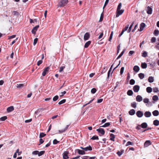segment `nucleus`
<instances>
[{
    "label": "nucleus",
    "mask_w": 159,
    "mask_h": 159,
    "mask_svg": "<svg viewBox=\"0 0 159 159\" xmlns=\"http://www.w3.org/2000/svg\"><path fill=\"white\" fill-rule=\"evenodd\" d=\"M122 6V4L121 3H119L117 7L116 11V17H118L120 15H121L124 12V10L123 9H120L121 7Z\"/></svg>",
    "instance_id": "nucleus-1"
},
{
    "label": "nucleus",
    "mask_w": 159,
    "mask_h": 159,
    "mask_svg": "<svg viewBox=\"0 0 159 159\" xmlns=\"http://www.w3.org/2000/svg\"><path fill=\"white\" fill-rule=\"evenodd\" d=\"M68 0H60L58 3V6L59 7H64L68 3Z\"/></svg>",
    "instance_id": "nucleus-2"
},
{
    "label": "nucleus",
    "mask_w": 159,
    "mask_h": 159,
    "mask_svg": "<svg viewBox=\"0 0 159 159\" xmlns=\"http://www.w3.org/2000/svg\"><path fill=\"white\" fill-rule=\"evenodd\" d=\"M50 68L49 67H47L43 69V71L42 73V75L43 76H44L47 74L49 71Z\"/></svg>",
    "instance_id": "nucleus-3"
},
{
    "label": "nucleus",
    "mask_w": 159,
    "mask_h": 159,
    "mask_svg": "<svg viewBox=\"0 0 159 159\" xmlns=\"http://www.w3.org/2000/svg\"><path fill=\"white\" fill-rule=\"evenodd\" d=\"M140 87L139 85H136L134 86L133 88L134 91L135 92H138L139 90Z\"/></svg>",
    "instance_id": "nucleus-4"
},
{
    "label": "nucleus",
    "mask_w": 159,
    "mask_h": 159,
    "mask_svg": "<svg viewBox=\"0 0 159 159\" xmlns=\"http://www.w3.org/2000/svg\"><path fill=\"white\" fill-rule=\"evenodd\" d=\"M69 154L68 152H65L63 154V157L64 159H67L69 158L68 155Z\"/></svg>",
    "instance_id": "nucleus-5"
},
{
    "label": "nucleus",
    "mask_w": 159,
    "mask_h": 159,
    "mask_svg": "<svg viewBox=\"0 0 159 159\" xmlns=\"http://www.w3.org/2000/svg\"><path fill=\"white\" fill-rule=\"evenodd\" d=\"M39 27V25H37L36 26L34 27L32 30V33L34 34H36V31L37 30Z\"/></svg>",
    "instance_id": "nucleus-6"
},
{
    "label": "nucleus",
    "mask_w": 159,
    "mask_h": 159,
    "mask_svg": "<svg viewBox=\"0 0 159 159\" xmlns=\"http://www.w3.org/2000/svg\"><path fill=\"white\" fill-rule=\"evenodd\" d=\"M96 130L99 133H100L102 135L104 134L105 131L102 129L100 128L97 129Z\"/></svg>",
    "instance_id": "nucleus-7"
},
{
    "label": "nucleus",
    "mask_w": 159,
    "mask_h": 159,
    "mask_svg": "<svg viewBox=\"0 0 159 159\" xmlns=\"http://www.w3.org/2000/svg\"><path fill=\"white\" fill-rule=\"evenodd\" d=\"M90 37V34L89 33H86L84 36V40H87Z\"/></svg>",
    "instance_id": "nucleus-8"
},
{
    "label": "nucleus",
    "mask_w": 159,
    "mask_h": 159,
    "mask_svg": "<svg viewBox=\"0 0 159 159\" xmlns=\"http://www.w3.org/2000/svg\"><path fill=\"white\" fill-rule=\"evenodd\" d=\"M136 115L139 117H142L143 115V112L139 111L137 112Z\"/></svg>",
    "instance_id": "nucleus-9"
},
{
    "label": "nucleus",
    "mask_w": 159,
    "mask_h": 159,
    "mask_svg": "<svg viewBox=\"0 0 159 159\" xmlns=\"http://www.w3.org/2000/svg\"><path fill=\"white\" fill-rule=\"evenodd\" d=\"M145 25L143 23H142L140 25L139 29H138L139 31H142L143 29L145 27Z\"/></svg>",
    "instance_id": "nucleus-10"
},
{
    "label": "nucleus",
    "mask_w": 159,
    "mask_h": 159,
    "mask_svg": "<svg viewBox=\"0 0 159 159\" xmlns=\"http://www.w3.org/2000/svg\"><path fill=\"white\" fill-rule=\"evenodd\" d=\"M136 100L137 102H140L143 100L142 97L140 95H138L136 97Z\"/></svg>",
    "instance_id": "nucleus-11"
},
{
    "label": "nucleus",
    "mask_w": 159,
    "mask_h": 159,
    "mask_svg": "<svg viewBox=\"0 0 159 159\" xmlns=\"http://www.w3.org/2000/svg\"><path fill=\"white\" fill-rule=\"evenodd\" d=\"M14 110V108L13 106H10L8 107L7 109V111L8 112H9L12 111Z\"/></svg>",
    "instance_id": "nucleus-12"
},
{
    "label": "nucleus",
    "mask_w": 159,
    "mask_h": 159,
    "mask_svg": "<svg viewBox=\"0 0 159 159\" xmlns=\"http://www.w3.org/2000/svg\"><path fill=\"white\" fill-rule=\"evenodd\" d=\"M92 150V148L90 145L84 148V150L85 151H91Z\"/></svg>",
    "instance_id": "nucleus-13"
},
{
    "label": "nucleus",
    "mask_w": 159,
    "mask_h": 159,
    "mask_svg": "<svg viewBox=\"0 0 159 159\" xmlns=\"http://www.w3.org/2000/svg\"><path fill=\"white\" fill-rule=\"evenodd\" d=\"M153 124L156 126L159 125V121L157 120H155L153 121Z\"/></svg>",
    "instance_id": "nucleus-14"
},
{
    "label": "nucleus",
    "mask_w": 159,
    "mask_h": 159,
    "mask_svg": "<svg viewBox=\"0 0 159 159\" xmlns=\"http://www.w3.org/2000/svg\"><path fill=\"white\" fill-rule=\"evenodd\" d=\"M69 126V125H67L66 126V127L64 129H62L61 130H59V133H63V132H64L65 131H66V130L67 129Z\"/></svg>",
    "instance_id": "nucleus-15"
},
{
    "label": "nucleus",
    "mask_w": 159,
    "mask_h": 159,
    "mask_svg": "<svg viewBox=\"0 0 159 159\" xmlns=\"http://www.w3.org/2000/svg\"><path fill=\"white\" fill-rule=\"evenodd\" d=\"M133 70L135 71L138 72L139 70V68L138 66H134Z\"/></svg>",
    "instance_id": "nucleus-16"
},
{
    "label": "nucleus",
    "mask_w": 159,
    "mask_h": 159,
    "mask_svg": "<svg viewBox=\"0 0 159 159\" xmlns=\"http://www.w3.org/2000/svg\"><path fill=\"white\" fill-rule=\"evenodd\" d=\"M159 112L157 110H155L152 112V114L154 116H157L159 115Z\"/></svg>",
    "instance_id": "nucleus-17"
},
{
    "label": "nucleus",
    "mask_w": 159,
    "mask_h": 159,
    "mask_svg": "<svg viewBox=\"0 0 159 159\" xmlns=\"http://www.w3.org/2000/svg\"><path fill=\"white\" fill-rule=\"evenodd\" d=\"M129 114L130 115H133L135 113V111L134 109L131 110L129 112Z\"/></svg>",
    "instance_id": "nucleus-18"
},
{
    "label": "nucleus",
    "mask_w": 159,
    "mask_h": 159,
    "mask_svg": "<svg viewBox=\"0 0 159 159\" xmlns=\"http://www.w3.org/2000/svg\"><path fill=\"white\" fill-rule=\"evenodd\" d=\"M91 42L90 41L87 42L85 44L84 46V47L85 48H88L89 47V45H90V44H91Z\"/></svg>",
    "instance_id": "nucleus-19"
},
{
    "label": "nucleus",
    "mask_w": 159,
    "mask_h": 159,
    "mask_svg": "<svg viewBox=\"0 0 159 159\" xmlns=\"http://www.w3.org/2000/svg\"><path fill=\"white\" fill-rule=\"evenodd\" d=\"M78 153L80 154L81 155H84L85 154V152H84V151H83L82 150H80V149H78Z\"/></svg>",
    "instance_id": "nucleus-20"
},
{
    "label": "nucleus",
    "mask_w": 159,
    "mask_h": 159,
    "mask_svg": "<svg viewBox=\"0 0 159 159\" xmlns=\"http://www.w3.org/2000/svg\"><path fill=\"white\" fill-rule=\"evenodd\" d=\"M147 124L146 123H143L141 125V127L143 128H145L147 126Z\"/></svg>",
    "instance_id": "nucleus-21"
},
{
    "label": "nucleus",
    "mask_w": 159,
    "mask_h": 159,
    "mask_svg": "<svg viewBox=\"0 0 159 159\" xmlns=\"http://www.w3.org/2000/svg\"><path fill=\"white\" fill-rule=\"evenodd\" d=\"M154 34L156 36H157L159 34V31L158 30H155L154 32Z\"/></svg>",
    "instance_id": "nucleus-22"
},
{
    "label": "nucleus",
    "mask_w": 159,
    "mask_h": 159,
    "mask_svg": "<svg viewBox=\"0 0 159 159\" xmlns=\"http://www.w3.org/2000/svg\"><path fill=\"white\" fill-rule=\"evenodd\" d=\"M158 99V97L157 95H154L152 97V100L154 101H157Z\"/></svg>",
    "instance_id": "nucleus-23"
},
{
    "label": "nucleus",
    "mask_w": 159,
    "mask_h": 159,
    "mask_svg": "<svg viewBox=\"0 0 159 159\" xmlns=\"http://www.w3.org/2000/svg\"><path fill=\"white\" fill-rule=\"evenodd\" d=\"M127 94L129 96H131L133 94V92L132 90H129L127 91Z\"/></svg>",
    "instance_id": "nucleus-24"
},
{
    "label": "nucleus",
    "mask_w": 159,
    "mask_h": 159,
    "mask_svg": "<svg viewBox=\"0 0 159 159\" xmlns=\"http://www.w3.org/2000/svg\"><path fill=\"white\" fill-rule=\"evenodd\" d=\"M147 67V64L145 63H143L141 64V67L143 68H146Z\"/></svg>",
    "instance_id": "nucleus-25"
},
{
    "label": "nucleus",
    "mask_w": 159,
    "mask_h": 159,
    "mask_svg": "<svg viewBox=\"0 0 159 159\" xmlns=\"http://www.w3.org/2000/svg\"><path fill=\"white\" fill-rule=\"evenodd\" d=\"M24 86V84H17V87L18 88H21Z\"/></svg>",
    "instance_id": "nucleus-26"
},
{
    "label": "nucleus",
    "mask_w": 159,
    "mask_h": 159,
    "mask_svg": "<svg viewBox=\"0 0 159 159\" xmlns=\"http://www.w3.org/2000/svg\"><path fill=\"white\" fill-rule=\"evenodd\" d=\"M111 137L110 140L113 141H114V138H115V135L112 134H111L110 135Z\"/></svg>",
    "instance_id": "nucleus-27"
},
{
    "label": "nucleus",
    "mask_w": 159,
    "mask_h": 159,
    "mask_svg": "<svg viewBox=\"0 0 159 159\" xmlns=\"http://www.w3.org/2000/svg\"><path fill=\"white\" fill-rule=\"evenodd\" d=\"M45 153V151H41L40 152L39 151V153L38 154V156H41L43 155Z\"/></svg>",
    "instance_id": "nucleus-28"
},
{
    "label": "nucleus",
    "mask_w": 159,
    "mask_h": 159,
    "mask_svg": "<svg viewBox=\"0 0 159 159\" xmlns=\"http://www.w3.org/2000/svg\"><path fill=\"white\" fill-rule=\"evenodd\" d=\"M148 55V53L146 51H144L143 53H142V56L143 57H146Z\"/></svg>",
    "instance_id": "nucleus-29"
},
{
    "label": "nucleus",
    "mask_w": 159,
    "mask_h": 159,
    "mask_svg": "<svg viewBox=\"0 0 159 159\" xmlns=\"http://www.w3.org/2000/svg\"><path fill=\"white\" fill-rule=\"evenodd\" d=\"M149 145V140L147 141L144 143V146L145 147H148Z\"/></svg>",
    "instance_id": "nucleus-30"
},
{
    "label": "nucleus",
    "mask_w": 159,
    "mask_h": 159,
    "mask_svg": "<svg viewBox=\"0 0 159 159\" xmlns=\"http://www.w3.org/2000/svg\"><path fill=\"white\" fill-rule=\"evenodd\" d=\"M125 49H124L122 51V52L120 54V55L117 58V59H118L119 58H120L122 56V55H123V54H124V53L125 52Z\"/></svg>",
    "instance_id": "nucleus-31"
},
{
    "label": "nucleus",
    "mask_w": 159,
    "mask_h": 159,
    "mask_svg": "<svg viewBox=\"0 0 159 159\" xmlns=\"http://www.w3.org/2000/svg\"><path fill=\"white\" fill-rule=\"evenodd\" d=\"M139 76L141 79H143L144 77V75L143 73H140L139 74Z\"/></svg>",
    "instance_id": "nucleus-32"
},
{
    "label": "nucleus",
    "mask_w": 159,
    "mask_h": 159,
    "mask_svg": "<svg viewBox=\"0 0 159 159\" xmlns=\"http://www.w3.org/2000/svg\"><path fill=\"white\" fill-rule=\"evenodd\" d=\"M7 117L6 116H4L1 117L0 118V120L1 121H3L7 119Z\"/></svg>",
    "instance_id": "nucleus-33"
},
{
    "label": "nucleus",
    "mask_w": 159,
    "mask_h": 159,
    "mask_svg": "<svg viewBox=\"0 0 159 159\" xmlns=\"http://www.w3.org/2000/svg\"><path fill=\"white\" fill-rule=\"evenodd\" d=\"M134 24V22H133L132 23V24L130 25V27L129 28V29L127 31L128 33H129L131 31V28H132V27Z\"/></svg>",
    "instance_id": "nucleus-34"
},
{
    "label": "nucleus",
    "mask_w": 159,
    "mask_h": 159,
    "mask_svg": "<svg viewBox=\"0 0 159 159\" xmlns=\"http://www.w3.org/2000/svg\"><path fill=\"white\" fill-rule=\"evenodd\" d=\"M131 106L134 108L136 107V103L135 102H134L131 103Z\"/></svg>",
    "instance_id": "nucleus-35"
},
{
    "label": "nucleus",
    "mask_w": 159,
    "mask_h": 159,
    "mask_svg": "<svg viewBox=\"0 0 159 159\" xmlns=\"http://www.w3.org/2000/svg\"><path fill=\"white\" fill-rule=\"evenodd\" d=\"M156 38L155 37H153L152 38L151 40V42L152 43H155L156 42Z\"/></svg>",
    "instance_id": "nucleus-36"
},
{
    "label": "nucleus",
    "mask_w": 159,
    "mask_h": 159,
    "mask_svg": "<svg viewBox=\"0 0 159 159\" xmlns=\"http://www.w3.org/2000/svg\"><path fill=\"white\" fill-rule=\"evenodd\" d=\"M135 80L133 79H131L130 80L129 82V84L131 85H133L135 84Z\"/></svg>",
    "instance_id": "nucleus-37"
},
{
    "label": "nucleus",
    "mask_w": 159,
    "mask_h": 159,
    "mask_svg": "<svg viewBox=\"0 0 159 159\" xmlns=\"http://www.w3.org/2000/svg\"><path fill=\"white\" fill-rule=\"evenodd\" d=\"M153 92L154 93H157L158 92V88L155 87L153 88Z\"/></svg>",
    "instance_id": "nucleus-38"
},
{
    "label": "nucleus",
    "mask_w": 159,
    "mask_h": 159,
    "mask_svg": "<svg viewBox=\"0 0 159 159\" xmlns=\"http://www.w3.org/2000/svg\"><path fill=\"white\" fill-rule=\"evenodd\" d=\"M113 65H114V64H112L111 66V67H110V70H109V71L108 72V77H109V76L110 73V72L111 71V69H112V68L113 67Z\"/></svg>",
    "instance_id": "nucleus-39"
},
{
    "label": "nucleus",
    "mask_w": 159,
    "mask_h": 159,
    "mask_svg": "<svg viewBox=\"0 0 159 159\" xmlns=\"http://www.w3.org/2000/svg\"><path fill=\"white\" fill-rule=\"evenodd\" d=\"M66 99H63L62 100L60 101L59 102L58 104L59 105H61V104H62L63 103H64L66 102Z\"/></svg>",
    "instance_id": "nucleus-40"
},
{
    "label": "nucleus",
    "mask_w": 159,
    "mask_h": 159,
    "mask_svg": "<svg viewBox=\"0 0 159 159\" xmlns=\"http://www.w3.org/2000/svg\"><path fill=\"white\" fill-rule=\"evenodd\" d=\"M46 135V134H44V133H40V134H39V137L40 138L43 137H44Z\"/></svg>",
    "instance_id": "nucleus-41"
},
{
    "label": "nucleus",
    "mask_w": 159,
    "mask_h": 159,
    "mask_svg": "<svg viewBox=\"0 0 159 159\" xmlns=\"http://www.w3.org/2000/svg\"><path fill=\"white\" fill-rule=\"evenodd\" d=\"M65 68V66H61V67H60L59 68V72H61Z\"/></svg>",
    "instance_id": "nucleus-42"
},
{
    "label": "nucleus",
    "mask_w": 159,
    "mask_h": 159,
    "mask_svg": "<svg viewBox=\"0 0 159 159\" xmlns=\"http://www.w3.org/2000/svg\"><path fill=\"white\" fill-rule=\"evenodd\" d=\"M12 14L15 16H18L19 15V13L16 11H13L12 12Z\"/></svg>",
    "instance_id": "nucleus-43"
},
{
    "label": "nucleus",
    "mask_w": 159,
    "mask_h": 159,
    "mask_svg": "<svg viewBox=\"0 0 159 159\" xmlns=\"http://www.w3.org/2000/svg\"><path fill=\"white\" fill-rule=\"evenodd\" d=\"M66 93V91H64L63 92H61L60 93V97H62L64 94H65Z\"/></svg>",
    "instance_id": "nucleus-44"
},
{
    "label": "nucleus",
    "mask_w": 159,
    "mask_h": 159,
    "mask_svg": "<svg viewBox=\"0 0 159 159\" xmlns=\"http://www.w3.org/2000/svg\"><path fill=\"white\" fill-rule=\"evenodd\" d=\"M113 32L112 31L111 33L110 34V37L109 39V41H111V40L112 39L113 35Z\"/></svg>",
    "instance_id": "nucleus-45"
},
{
    "label": "nucleus",
    "mask_w": 159,
    "mask_h": 159,
    "mask_svg": "<svg viewBox=\"0 0 159 159\" xmlns=\"http://www.w3.org/2000/svg\"><path fill=\"white\" fill-rule=\"evenodd\" d=\"M58 96L57 95H56L53 97V100L54 101H55L58 99Z\"/></svg>",
    "instance_id": "nucleus-46"
},
{
    "label": "nucleus",
    "mask_w": 159,
    "mask_h": 159,
    "mask_svg": "<svg viewBox=\"0 0 159 159\" xmlns=\"http://www.w3.org/2000/svg\"><path fill=\"white\" fill-rule=\"evenodd\" d=\"M38 153H39V151H37V150H35V151H33L32 152V154L33 155H38Z\"/></svg>",
    "instance_id": "nucleus-47"
},
{
    "label": "nucleus",
    "mask_w": 159,
    "mask_h": 159,
    "mask_svg": "<svg viewBox=\"0 0 159 159\" xmlns=\"http://www.w3.org/2000/svg\"><path fill=\"white\" fill-rule=\"evenodd\" d=\"M154 80V77L152 76H150V83L153 82Z\"/></svg>",
    "instance_id": "nucleus-48"
},
{
    "label": "nucleus",
    "mask_w": 159,
    "mask_h": 159,
    "mask_svg": "<svg viewBox=\"0 0 159 159\" xmlns=\"http://www.w3.org/2000/svg\"><path fill=\"white\" fill-rule=\"evenodd\" d=\"M38 39L37 38H35L34 39L33 44L34 46H35L36 45V43L38 41Z\"/></svg>",
    "instance_id": "nucleus-49"
},
{
    "label": "nucleus",
    "mask_w": 159,
    "mask_h": 159,
    "mask_svg": "<svg viewBox=\"0 0 159 159\" xmlns=\"http://www.w3.org/2000/svg\"><path fill=\"white\" fill-rule=\"evenodd\" d=\"M124 70V67H122L121 68L120 72V74L121 75H122L123 74V73Z\"/></svg>",
    "instance_id": "nucleus-50"
},
{
    "label": "nucleus",
    "mask_w": 159,
    "mask_h": 159,
    "mask_svg": "<svg viewBox=\"0 0 159 159\" xmlns=\"http://www.w3.org/2000/svg\"><path fill=\"white\" fill-rule=\"evenodd\" d=\"M96 91V89L95 88H93L91 90V93H92L94 94Z\"/></svg>",
    "instance_id": "nucleus-51"
},
{
    "label": "nucleus",
    "mask_w": 159,
    "mask_h": 159,
    "mask_svg": "<svg viewBox=\"0 0 159 159\" xmlns=\"http://www.w3.org/2000/svg\"><path fill=\"white\" fill-rule=\"evenodd\" d=\"M59 141H58L56 139H55L53 140V143L54 144H56L59 143Z\"/></svg>",
    "instance_id": "nucleus-52"
},
{
    "label": "nucleus",
    "mask_w": 159,
    "mask_h": 159,
    "mask_svg": "<svg viewBox=\"0 0 159 159\" xmlns=\"http://www.w3.org/2000/svg\"><path fill=\"white\" fill-rule=\"evenodd\" d=\"M144 116L146 117H149V111H146L144 113Z\"/></svg>",
    "instance_id": "nucleus-53"
},
{
    "label": "nucleus",
    "mask_w": 159,
    "mask_h": 159,
    "mask_svg": "<svg viewBox=\"0 0 159 159\" xmlns=\"http://www.w3.org/2000/svg\"><path fill=\"white\" fill-rule=\"evenodd\" d=\"M19 149H17V150H16V153H17L18 154V155H20L21 154V153H22V152L21 151L19 152Z\"/></svg>",
    "instance_id": "nucleus-54"
},
{
    "label": "nucleus",
    "mask_w": 159,
    "mask_h": 159,
    "mask_svg": "<svg viewBox=\"0 0 159 159\" xmlns=\"http://www.w3.org/2000/svg\"><path fill=\"white\" fill-rule=\"evenodd\" d=\"M93 140H95V139H98V136H93L91 139Z\"/></svg>",
    "instance_id": "nucleus-55"
},
{
    "label": "nucleus",
    "mask_w": 159,
    "mask_h": 159,
    "mask_svg": "<svg viewBox=\"0 0 159 159\" xmlns=\"http://www.w3.org/2000/svg\"><path fill=\"white\" fill-rule=\"evenodd\" d=\"M41 110V109H38L37 110H36L35 111V114H36L38 115V113L40 112Z\"/></svg>",
    "instance_id": "nucleus-56"
},
{
    "label": "nucleus",
    "mask_w": 159,
    "mask_h": 159,
    "mask_svg": "<svg viewBox=\"0 0 159 159\" xmlns=\"http://www.w3.org/2000/svg\"><path fill=\"white\" fill-rule=\"evenodd\" d=\"M109 0H106L105 2V3L104 6L103 7V8H104L106 6V5L109 2Z\"/></svg>",
    "instance_id": "nucleus-57"
},
{
    "label": "nucleus",
    "mask_w": 159,
    "mask_h": 159,
    "mask_svg": "<svg viewBox=\"0 0 159 159\" xmlns=\"http://www.w3.org/2000/svg\"><path fill=\"white\" fill-rule=\"evenodd\" d=\"M16 35H13L8 37V39H11L15 38Z\"/></svg>",
    "instance_id": "nucleus-58"
},
{
    "label": "nucleus",
    "mask_w": 159,
    "mask_h": 159,
    "mask_svg": "<svg viewBox=\"0 0 159 159\" xmlns=\"http://www.w3.org/2000/svg\"><path fill=\"white\" fill-rule=\"evenodd\" d=\"M143 101L145 103H148V98H144L143 99Z\"/></svg>",
    "instance_id": "nucleus-59"
},
{
    "label": "nucleus",
    "mask_w": 159,
    "mask_h": 159,
    "mask_svg": "<svg viewBox=\"0 0 159 159\" xmlns=\"http://www.w3.org/2000/svg\"><path fill=\"white\" fill-rule=\"evenodd\" d=\"M132 143L130 141H128L126 145V146H128L129 145H132Z\"/></svg>",
    "instance_id": "nucleus-60"
},
{
    "label": "nucleus",
    "mask_w": 159,
    "mask_h": 159,
    "mask_svg": "<svg viewBox=\"0 0 159 159\" xmlns=\"http://www.w3.org/2000/svg\"><path fill=\"white\" fill-rule=\"evenodd\" d=\"M123 152H120L119 151L117 152V154L119 156H120L122 154Z\"/></svg>",
    "instance_id": "nucleus-61"
},
{
    "label": "nucleus",
    "mask_w": 159,
    "mask_h": 159,
    "mask_svg": "<svg viewBox=\"0 0 159 159\" xmlns=\"http://www.w3.org/2000/svg\"><path fill=\"white\" fill-rule=\"evenodd\" d=\"M134 53V52L133 51H129V56H131Z\"/></svg>",
    "instance_id": "nucleus-62"
},
{
    "label": "nucleus",
    "mask_w": 159,
    "mask_h": 159,
    "mask_svg": "<svg viewBox=\"0 0 159 159\" xmlns=\"http://www.w3.org/2000/svg\"><path fill=\"white\" fill-rule=\"evenodd\" d=\"M155 48L159 50V45H158L155 43Z\"/></svg>",
    "instance_id": "nucleus-63"
},
{
    "label": "nucleus",
    "mask_w": 159,
    "mask_h": 159,
    "mask_svg": "<svg viewBox=\"0 0 159 159\" xmlns=\"http://www.w3.org/2000/svg\"><path fill=\"white\" fill-rule=\"evenodd\" d=\"M82 159H89V157L84 156L82 157Z\"/></svg>",
    "instance_id": "nucleus-64"
}]
</instances>
